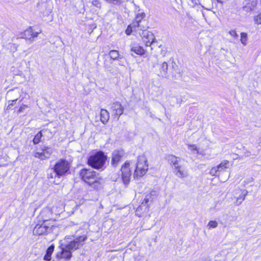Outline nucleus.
Here are the masks:
<instances>
[{"mask_svg": "<svg viewBox=\"0 0 261 261\" xmlns=\"http://www.w3.org/2000/svg\"><path fill=\"white\" fill-rule=\"evenodd\" d=\"M129 166V163L128 162H126L121 168L122 174L121 178L125 185H127L129 183L130 177L132 174Z\"/></svg>", "mask_w": 261, "mask_h": 261, "instance_id": "9", "label": "nucleus"}, {"mask_svg": "<svg viewBox=\"0 0 261 261\" xmlns=\"http://www.w3.org/2000/svg\"><path fill=\"white\" fill-rule=\"evenodd\" d=\"M113 115L118 120L119 117L123 114L124 108L122 105L118 101L113 103L111 106Z\"/></svg>", "mask_w": 261, "mask_h": 261, "instance_id": "14", "label": "nucleus"}, {"mask_svg": "<svg viewBox=\"0 0 261 261\" xmlns=\"http://www.w3.org/2000/svg\"><path fill=\"white\" fill-rule=\"evenodd\" d=\"M228 161L225 160L222 162L219 165L216 167L212 168L210 171V174L212 176H218L219 174V169H225L228 168Z\"/></svg>", "mask_w": 261, "mask_h": 261, "instance_id": "18", "label": "nucleus"}, {"mask_svg": "<svg viewBox=\"0 0 261 261\" xmlns=\"http://www.w3.org/2000/svg\"><path fill=\"white\" fill-rule=\"evenodd\" d=\"M173 172L175 175L179 178H184L188 176V171L185 168L181 165H177L173 168Z\"/></svg>", "mask_w": 261, "mask_h": 261, "instance_id": "17", "label": "nucleus"}, {"mask_svg": "<svg viewBox=\"0 0 261 261\" xmlns=\"http://www.w3.org/2000/svg\"><path fill=\"white\" fill-rule=\"evenodd\" d=\"M206 4H204L202 7L207 10H211L213 9V1L212 0H204Z\"/></svg>", "mask_w": 261, "mask_h": 261, "instance_id": "29", "label": "nucleus"}, {"mask_svg": "<svg viewBox=\"0 0 261 261\" xmlns=\"http://www.w3.org/2000/svg\"><path fill=\"white\" fill-rule=\"evenodd\" d=\"M56 177H58V175L57 174V173L54 171V170H53V172L48 173L47 174V177L48 178H54Z\"/></svg>", "mask_w": 261, "mask_h": 261, "instance_id": "38", "label": "nucleus"}, {"mask_svg": "<svg viewBox=\"0 0 261 261\" xmlns=\"http://www.w3.org/2000/svg\"><path fill=\"white\" fill-rule=\"evenodd\" d=\"M218 226V223L216 221H210L207 225V227L210 229L211 228H214Z\"/></svg>", "mask_w": 261, "mask_h": 261, "instance_id": "34", "label": "nucleus"}, {"mask_svg": "<svg viewBox=\"0 0 261 261\" xmlns=\"http://www.w3.org/2000/svg\"><path fill=\"white\" fill-rule=\"evenodd\" d=\"M53 152V149L51 147L43 146L41 149V151H36L34 153V156L35 158L41 160H45L50 157Z\"/></svg>", "mask_w": 261, "mask_h": 261, "instance_id": "10", "label": "nucleus"}, {"mask_svg": "<svg viewBox=\"0 0 261 261\" xmlns=\"http://www.w3.org/2000/svg\"><path fill=\"white\" fill-rule=\"evenodd\" d=\"M130 50L140 56L144 55L145 53L144 48L138 44H132L130 45Z\"/></svg>", "mask_w": 261, "mask_h": 261, "instance_id": "20", "label": "nucleus"}, {"mask_svg": "<svg viewBox=\"0 0 261 261\" xmlns=\"http://www.w3.org/2000/svg\"><path fill=\"white\" fill-rule=\"evenodd\" d=\"M106 160L107 156L103 152L98 151L89 156L88 160V164L93 168L99 169L103 167Z\"/></svg>", "mask_w": 261, "mask_h": 261, "instance_id": "2", "label": "nucleus"}, {"mask_svg": "<svg viewBox=\"0 0 261 261\" xmlns=\"http://www.w3.org/2000/svg\"><path fill=\"white\" fill-rule=\"evenodd\" d=\"M92 4L93 6H96L97 8H100L101 7V4H100V3L98 1H97V0H93L92 2Z\"/></svg>", "mask_w": 261, "mask_h": 261, "instance_id": "41", "label": "nucleus"}, {"mask_svg": "<svg viewBox=\"0 0 261 261\" xmlns=\"http://www.w3.org/2000/svg\"><path fill=\"white\" fill-rule=\"evenodd\" d=\"M147 159L144 154L140 155L138 158L134 174L136 176L141 177L144 175L148 170Z\"/></svg>", "mask_w": 261, "mask_h": 261, "instance_id": "3", "label": "nucleus"}, {"mask_svg": "<svg viewBox=\"0 0 261 261\" xmlns=\"http://www.w3.org/2000/svg\"><path fill=\"white\" fill-rule=\"evenodd\" d=\"M168 64L166 62L161 65L160 75L162 77H166L168 73Z\"/></svg>", "mask_w": 261, "mask_h": 261, "instance_id": "23", "label": "nucleus"}, {"mask_svg": "<svg viewBox=\"0 0 261 261\" xmlns=\"http://www.w3.org/2000/svg\"><path fill=\"white\" fill-rule=\"evenodd\" d=\"M40 33L41 31H36L35 29H34L33 27H30L23 33L18 34L17 37L12 38V42H14L15 40L25 39L33 42L35 40L34 38L37 37Z\"/></svg>", "mask_w": 261, "mask_h": 261, "instance_id": "4", "label": "nucleus"}, {"mask_svg": "<svg viewBox=\"0 0 261 261\" xmlns=\"http://www.w3.org/2000/svg\"><path fill=\"white\" fill-rule=\"evenodd\" d=\"M243 150H244L243 156L245 157H249L251 156H253L252 158H253L258 154V153H251V152L250 150H248L245 147H243Z\"/></svg>", "mask_w": 261, "mask_h": 261, "instance_id": "31", "label": "nucleus"}, {"mask_svg": "<svg viewBox=\"0 0 261 261\" xmlns=\"http://www.w3.org/2000/svg\"><path fill=\"white\" fill-rule=\"evenodd\" d=\"M177 159V157L172 154H169L166 156V159L172 165L173 169L174 168V167H175L177 165H179Z\"/></svg>", "mask_w": 261, "mask_h": 261, "instance_id": "22", "label": "nucleus"}, {"mask_svg": "<svg viewBox=\"0 0 261 261\" xmlns=\"http://www.w3.org/2000/svg\"><path fill=\"white\" fill-rule=\"evenodd\" d=\"M79 174L81 179L89 185H95V187L99 186L101 178L96 171L84 168L80 171Z\"/></svg>", "mask_w": 261, "mask_h": 261, "instance_id": "1", "label": "nucleus"}, {"mask_svg": "<svg viewBox=\"0 0 261 261\" xmlns=\"http://www.w3.org/2000/svg\"><path fill=\"white\" fill-rule=\"evenodd\" d=\"M257 5V0H248L243 7L244 11L248 12L254 11Z\"/></svg>", "mask_w": 261, "mask_h": 261, "instance_id": "19", "label": "nucleus"}, {"mask_svg": "<svg viewBox=\"0 0 261 261\" xmlns=\"http://www.w3.org/2000/svg\"><path fill=\"white\" fill-rule=\"evenodd\" d=\"M188 149H190L193 154H198V151L196 146L195 144H188Z\"/></svg>", "mask_w": 261, "mask_h": 261, "instance_id": "32", "label": "nucleus"}, {"mask_svg": "<svg viewBox=\"0 0 261 261\" xmlns=\"http://www.w3.org/2000/svg\"><path fill=\"white\" fill-rule=\"evenodd\" d=\"M70 167V163L67 160L60 159L56 163L52 169L57 173L58 177H60L68 171Z\"/></svg>", "mask_w": 261, "mask_h": 261, "instance_id": "5", "label": "nucleus"}, {"mask_svg": "<svg viewBox=\"0 0 261 261\" xmlns=\"http://www.w3.org/2000/svg\"><path fill=\"white\" fill-rule=\"evenodd\" d=\"M44 131L45 130L43 129L35 135L33 139V143L35 144H38L41 141V138L42 137V132H44Z\"/></svg>", "mask_w": 261, "mask_h": 261, "instance_id": "28", "label": "nucleus"}, {"mask_svg": "<svg viewBox=\"0 0 261 261\" xmlns=\"http://www.w3.org/2000/svg\"><path fill=\"white\" fill-rule=\"evenodd\" d=\"M144 17V15L143 13L138 14L135 20L130 24V27L137 29L139 31L145 29L146 27L143 25L144 21H142Z\"/></svg>", "mask_w": 261, "mask_h": 261, "instance_id": "15", "label": "nucleus"}, {"mask_svg": "<svg viewBox=\"0 0 261 261\" xmlns=\"http://www.w3.org/2000/svg\"><path fill=\"white\" fill-rule=\"evenodd\" d=\"M28 108L25 105H22L17 111V114H19L24 112V110Z\"/></svg>", "mask_w": 261, "mask_h": 261, "instance_id": "36", "label": "nucleus"}, {"mask_svg": "<svg viewBox=\"0 0 261 261\" xmlns=\"http://www.w3.org/2000/svg\"><path fill=\"white\" fill-rule=\"evenodd\" d=\"M62 246L61 251L57 253L56 257L59 259L69 260L72 257V252L68 249H66L65 245Z\"/></svg>", "mask_w": 261, "mask_h": 261, "instance_id": "13", "label": "nucleus"}, {"mask_svg": "<svg viewBox=\"0 0 261 261\" xmlns=\"http://www.w3.org/2000/svg\"><path fill=\"white\" fill-rule=\"evenodd\" d=\"M138 34L141 37L143 42L146 46H150L154 42L155 37L153 34L146 30V27L145 29L140 30Z\"/></svg>", "mask_w": 261, "mask_h": 261, "instance_id": "7", "label": "nucleus"}, {"mask_svg": "<svg viewBox=\"0 0 261 261\" xmlns=\"http://www.w3.org/2000/svg\"><path fill=\"white\" fill-rule=\"evenodd\" d=\"M152 196H153V194L151 193L147 194L145 196V197L144 200L142 202L141 205H140L139 208H140L142 206H147L149 205V204L152 202V201L153 200V198L152 197Z\"/></svg>", "mask_w": 261, "mask_h": 261, "instance_id": "24", "label": "nucleus"}, {"mask_svg": "<svg viewBox=\"0 0 261 261\" xmlns=\"http://www.w3.org/2000/svg\"><path fill=\"white\" fill-rule=\"evenodd\" d=\"M254 20L256 23L258 24H261V13L254 17Z\"/></svg>", "mask_w": 261, "mask_h": 261, "instance_id": "39", "label": "nucleus"}, {"mask_svg": "<svg viewBox=\"0 0 261 261\" xmlns=\"http://www.w3.org/2000/svg\"><path fill=\"white\" fill-rule=\"evenodd\" d=\"M110 118L109 113L105 109H101L100 111V121L105 124H106Z\"/></svg>", "mask_w": 261, "mask_h": 261, "instance_id": "21", "label": "nucleus"}, {"mask_svg": "<svg viewBox=\"0 0 261 261\" xmlns=\"http://www.w3.org/2000/svg\"><path fill=\"white\" fill-rule=\"evenodd\" d=\"M22 91L18 88L9 90L6 94V98L8 101H17L21 96Z\"/></svg>", "mask_w": 261, "mask_h": 261, "instance_id": "12", "label": "nucleus"}, {"mask_svg": "<svg viewBox=\"0 0 261 261\" xmlns=\"http://www.w3.org/2000/svg\"><path fill=\"white\" fill-rule=\"evenodd\" d=\"M247 40H248V35L246 33H241V42L243 44V45L245 46L247 44Z\"/></svg>", "mask_w": 261, "mask_h": 261, "instance_id": "30", "label": "nucleus"}, {"mask_svg": "<svg viewBox=\"0 0 261 261\" xmlns=\"http://www.w3.org/2000/svg\"><path fill=\"white\" fill-rule=\"evenodd\" d=\"M108 3H111L114 5H118L121 3L120 0H106Z\"/></svg>", "mask_w": 261, "mask_h": 261, "instance_id": "40", "label": "nucleus"}, {"mask_svg": "<svg viewBox=\"0 0 261 261\" xmlns=\"http://www.w3.org/2000/svg\"><path fill=\"white\" fill-rule=\"evenodd\" d=\"M139 31L137 29L130 27V24H129L125 32L127 35H130L133 32H135L138 34Z\"/></svg>", "mask_w": 261, "mask_h": 261, "instance_id": "33", "label": "nucleus"}, {"mask_svg": "<svg viewBox=\"0 0 261 261\" xmlns=\"http://www.w3.org/2000/svg\"><path fill=\"white\" fill-rule=\"evenodd\" d=\"M109 55L111 59L114 60H117L119 58L121 59V57H119L118 51L116 50H111L109 53Z\"/></svg>", "mask_w": 261, "mask_h": 261, "instance_id": "26", "label": "nucleus"}, {"mask_svg": "<svg viewBox=\"0 0 261 261\" xmlns=\"http://www.w3.org/2000/svg\"><path fill=\"white\" fill-rule=\"evenodd\" d=\"M52 225L47 224L44 221L41 224H37L33 230V234L36 236L46 235L51 230Z\"/></svg>", "mask_w": 261, "mask_h": 261, "instance_id": "8", "label": "nucleus"}, {"mask_svg": "<svg viewBox=\"0 0 261 261\" xmlns=\"http://www.w3.org/2000/svg\"><path fill=\"white\" fill-rule=\"evenodd\" d=\"M16 101H8V106L7 107V110L12 109V107L15 105Z\"/></svg>", "mask_w": 261, "mask_h": 261, "instance_id": "37", "label": "nucleus"}, {"mask_svg": "<svg viewBox=\"0 0 261 261\" xmlns=\"http://www.w3.org/2000/svg\"><path fill=\"white\" fill-rule=\"evenodd\" d=\"M199 3V0H188V4L192 7H195Z\"/></svg>", "mask_w": 261, "mask_h": 261, "instance_id": "35", "label": "nucleus"}, {"mask_svg": "<svg viewBox=\"0 0 261 261\" xmlns=\"http://www.w3.org/2000/svg\"><path fill=\"white\" fill-rule=\"evenodd\" d=\"M248 194V191L246 190H244L240 196L237 198V202L238 205H240L242 202L245 199L246 196Z\"/></svg>", "mask_w": 261, "mask_h": 261, "instance_id": "27", "label": "nucleus"}, {"mask_svg": "<svg viewBox=\"0 0 261 261\" xmlns=\"http://www.w3.org/2000/svg\"><path fill=\"white\" fill-rule=\"evenodd\" d=\"M124 151L122 150H115L112 155V165L116 167L118 165L124 155Z\"/></svg>", "mask_w": 261, "mask_h": 261, "instance_id": "16", "label": "nucleus"}, {"mask_svg": "<svg viewBox=\"0 0 261 261\" xmlns=\"http://www.w3.org/2000/svg\"><path fill=\"white\" fill-rule=\"evenodd\" d=\"M229 34L232 37L234 38H237L238 37V35H237L236 31L234 30H231L229 32Z\"/></svg>", "mask_w": 261, "mask_h": 261, "instance_id": "42", "label": "nucleus"}, {"mask_svg": "<svg viewBox=\"0 0 261 261\" xmlns=\"http://www.w3.org/2000/svg\"><path fill=\"white\" fill-rule=\"evenodd\" d=\"M86 239L87 236L85 235L76 237L69 243L65 245L66 249H68L71 252L75 251L83 245L84 242Z\"/></svg>", "mask_w": 261, "mask_h": 261, "instance_id": "6", "label": "nucleus"}, {"mask_svg": "<svg viewBox=\"0 0 261 261\" xmlns=\"http://www.w3.org/2000/svg\"><path fill=\"white\" fill-rule=\"evenodd\" d=\"M55 246L54 245H50L47 249L45 255L44 256V259L45 260L49 261L51 259V255L54 250Z\"/></svg>", "mask_w": 261, "mask_h": 261, "instance_id": "25", "label": "nucleus"}, {"mask_svg": "<svg viewBox=\"0 0 261 261\" xmlns=\"http://www.w3.org/2000/svg\"><path fill=\"white\" fill-rule=\"evenodd\" d=\"M225 169H222V168H220L219 169V173L222 172V171H224Z\"/></svg>", "mask_w": 261, "mask_h": 261, "instance_id": "43", "label": "nucleus"}, {"mask_svg": "<svg viewBox=\"0 0 261 261\" xmlns=\"http://www.w3.org/2000/svg\"><path fill=\"white\" fill-rule=\"evenodd\" d=\"M17 40H15L14 42H12V38L7 34H5L3 37V45L6 46L13 52H15L17 50L18 47V45L16 44Z\"/></svg>", "mask_w": 261, "mask_h": 261, "instance_id": "11", "label": "nucleus"}]
</instances>
